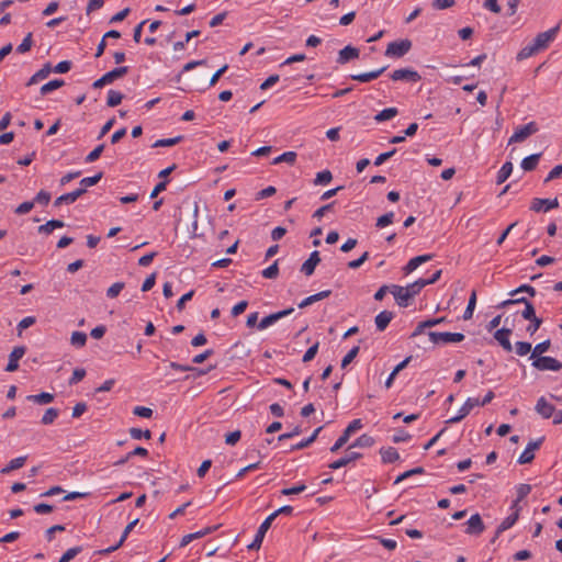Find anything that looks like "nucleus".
Wrapping results in <instances>:
<instances>
[{"label": "nucleus", "mask_w": 562, "mask_h": 562, "mask_svg": "<svg viewBox=\"0 0 562 562\" xmlns=\"http://www.w3.org/2000/svg\"><path fill=\"white\" fill-rule=\"evenodd\" d=\"M102 178V172H99L92 177H86L80 180V187L78 189H74V191L61 194L54 201L55 206H60L63 204H71L76 202L81 195L87 192V188L95 186Z\"/></svg>", "instance_id": "obj_1"}, {"label": "nucleus", "mask_w": 562, "mask_h": 562, "mask_svg": "<svg viewBox=\"0 0 562 562\" xmlns=\"http://www.w3.org/2000/svg\"><path fill=\"white\" fill-rule=\"evenodd\" d=\"M412 48V42L407 38L389 43L385 56L391 58H401Z\"/></svg>", "instance_id": "obj_2"}, {"label": "nucleus", "mask_w": 562, "mask_h": 562, "mask_svg": "<svg viewBox=\"0 0 562 562\" xmlns=\"http://www.w3.org/2000/svg\"><path fill=\"white\" fill-rule=\"evenodd\" d=\"M362 428L361 419H353L347 428L342 431L340 437L336 440V442L330 447L331 452H337L341 449L349 440L350 436Z\"/></svg>", "instance_id": "obj_3"}, {"label": "nucleus", "mask_w": 562, "mask_h": 562, "mask_svg": "<svg viewBox=\"0 0 562 562\" xmlns=\"http://www.w3.org/2000/svg\"><path fill=\"white\" fill-rule=\"evenodd\" d=\"M538 132V125L536 122H529L526 125H521L516 128L515 133L509 137L508 145L514 143H522L529 136Z\"/></svg>", "instance_id": "obj_4"}, {"label": "nucleus", "mask_w": 562, "mask_h": 562, "mask_svg": "<svg viewBox=\"0 0 562 562\" xmlns=\"http://www.w3.org/2000/svg\"><path fill=\"white\" fill-rule=\"evenodd\" d=\"M531 364L539 371H560L562 369V362L549 356L537 357Z\"/></svg>", "instance_id": "obj_5"}, {"label": "nucleus", "mask_w": 562, "mask_h": 562, "mask_svg": "<svg viewBox=\"0 0 562 562\" xmlns=\"http://www.w3.org/2000/svg\"><path fill=\"white\" fill-rule=\"evenodd\" d=\"M428 336H429L430 340L434 344H439V342H445V344H448V342H460V341H462L464 339V335L461 334V333L429 331Z\"/></svg>", "instance_id": "obj_6"}, {"label": "nucleus", "mask_w": 562, "mask_h": 562, "mask_svg": "<svg viewBox=\"0 0 562 562\" xmlns=\"http://www.w3.org/2000/svg\"><path fill=\"white\" fill-rule=\"evenodd\" d=\"M559 29H560V25L558 24L557 26H554L546 32L539 33L532 41L535 43L536 47L540 52L546 49L550 45V43L555 38Z\"/></svg>", "instance_id": "obj_7"}, {"label": "nucleus", "mask_w": 562, "mask_h": 562, "mask_svg": "<svg viewBox=\"0 0 562 562\" xmlns=\"http://www.w3.org/2000/svg\"><path fill=\"white\" fill-rule=\"evenodd\" d=\"M476 406H480V400L475 398V397H469L464 402V404L461 406V408L459 409L458 415L450 417L446 423L447 424H457V423L461 422Z\"/></svg>", "instance_id": "obj_8"}, {"label": "nucleus", "mask_w": 562, "mask_h": 562, "mask_svg": "<svg viewBox=\"0 0 562 562\" xmlns=\"http://www.w3.org/2000/svg\"><path fill=\"white\" fill-rule=\"evenodd\" d=\"M544 440V437H541L537 440L529 441L526 449L518 458L519 464L530 463L535 459L533 451L539 449Z\"/></svg>", "instance_id": "obj_9"}, {"label": "nucleus", "mask_w": 562, "mask_h": 562, "mask_svg": "<svg viewBox=\"0 0 562 562\" xmlns=\"http://www.w3.org/2000/svg\"><path fill=\"white\" fill-rule=\"evenodd\" d=\"M559 206V201L557 198L554 199H539L535 198L531 201L530 210L533 212H548L552 209H555Z\"/></svg>", "instance_id": "obj_10"}, {"label": "nucleus", "mask_w": 562, "mask_h": 562, "mask_svg": "<svg viewBox=\"0 0 562 562\" xmlns=\"http://www.w3.org/2000/svg\"><path fill=\"white\" fill-rule=\"evenodd\" d=\"M294 312V308L293 307H289L286 310H283V311H279L277 313H272L266 317H263L260 323L258 324V329L259 330H263L266 329L267 327L271 326L272 324H274L276 322H278L279 319L292 314Z\"/></svg>", "instance_id": "obj_11"}, {"label": "nucleus", "mask_w": 562, "mask_h": 562, "mask_svg": "<svg viewBox=\"0 0 562 562\" xmlns=\"http://www.w3.org/2000/svg\"><path fill=\"white\" fill-rule=\"evenodd\" d=\"M391 79L394 81L406 80V81L417 82L422 79V77L416 70L408 69V68H401V69L394 70L391 74Z\"/></svg>", "instance_id": "obj_12"}, {"label": "nucleus", "mask_w": 562, "mask_h": 562, "mask_svg": "<svg viewBox=\"0 0 562 562\" xmlns=\"http://www.w3.org/2000/svg\"><path fill=\"white\" fill-rule=\"evenodd\" d=\"M25 347L19 346L14 347L11 353L9 355V362L7 364L5 371L14 372L19 368V360L25 355Z\"/></svg>", "instance_id": "obj_13"}, {"label": "nucleus", "mask_w": 562, "mask_h": 562, "mask_svg": "<svg viewBox=\"0 0 562 562\" xmlns=\"http://www.w3.org/2000/svg\"><path fill=\"white\" fill-rule=\"evenodd\" d=\"M391 293L393 294L396 303L401 307L408 306V302L411 300V296L407 293V290H405V286L393 284V285H391Z\"/></svg>", "instance_id": "obj_14"}, {"label": "nucleus", "mask_w": 562, "mask_h": 562, "mask_svg": "<svg viewBox=\"0 0 562 562\" xmlns=\"http://www.w3.org/2000/svg\"><path fill=\"white\" fill-rule=\"evenodd\" d=\"M510 335H512V329H509V328H501V329L496 330L494 334V338L498 341V344L507 352H510L513 350V345L509 340Z\"/></svg>", "instance_id": "obj_15"}, {"label": "nucleus", "mask_w": 562, "mask_h": 562, "mask_svg": "<svg viewBox=\"0 0 562 562\" xmlns=\"http://www.w3.org/2000/svg\"><path fill=\"white\" fill-rule=\"evenodd\" d=\"M321 257L317 250H314L307 260H305L301 267V272L306 276H312L315 271L316 266L319 263Z\"/></svg>", "instance_id": "obj_16"}, {"label": "nucleus", "mask_w": 562, "mask_h": 562, "mask_svg": "<svg viewBox=\"0 0 562 562\" xmlns=\"http://www.w3.org/2000/svg\"><path fill=\"white\" fill-rule=\"evenodd\" d=\"M358 57H359V49L351 45H348L339 50L337 63L344 65V64H347L348 61H350L351 59H355Z\"/></svg>", "instance_id": "obj_17"}, {"label": "nucleus", "mask_w": 562, "mask_h": 562, "mask_svg": "<svg viewBox=\"0 0 562 562\" xmlns=\"http://www.w3.org/2000/svg\"><path fill=\"white\" fill-rule=\"evenodd\" d=\"M535 409L546 419L552 417L554 414V406L550 404L543 396L537 401Z\"/></svg>", "instance_id": "obj_18"}, {"label": "nucleus", "mask_w": 562, "mask_h": 562, "mask_svg": "<svg viewBox=\"0 0 562 562\" xmlns=\"http://www.w3.org/2000/svg\"><path fill=\"white\" fill-rule=\"evenodd\" d=\"M432 257H434V255H431V254L414 257L406 263V266L403 268V270L406 274H408V273L413 272L415 269H417L422 263H425V262L431 260Z\"/></svg>", "instance_id": "obj_19"}, {"label": "nucleus", "mask_w": 562, "mask_h": 562, "mask_svg": "<svg viewBox=\"0 0 562 562\" xmlns=\"http://www.w3.org/2000/svg\"><path fill=\"white\" fill-rule=\"evenodd\" d=\"M361 457H362L361 453L352 451V452H349L348 454H346L345 457L331 462L328 467L331 470H338L342 467L348 465L352 461L360 459Z\"/></svg>", "instance_id": "obj_20"}, {"label": "nucleus", "mask_w": 562, "mask_h": 562, "mask_svg": "<svg viewBox=\"0 0 562 562\" xmlns=\"http://www.w3.org/2000/svg\"><path fill=\"white\" fill-rule=\"evenodd\" d=\"M394 314L390 311H382L375 316V326L379 331H383L386 329L391 321L393 319Z\"/></svg>", "instance_id": "obj_21"}, {"label": "nucleus", "mask_w": 562, "mask_h": 562, "mask_svg": "<svg viewBox=\"0 0 562 562\" xmlns=\"http://www.w3.org/2000/svg\"><path fill=\"white\" fill-rule=\"evenodd\" d=\"M385 69H386V67H382V68L372 70V71H369V72L351 75L350 78L352 80H357V81H360V82H369V81H372V80L379 78L385 71Z\"/></svg>", "instance_id": "obj_22"}, {"label": "nucleus", "mask_w": 562, "mask_h": 562, "mask_svg": "<svg viewBox=\"0 0 562 562\" xmlns=\"http://www.w3.org/2000/svg\"><path fill=\"white\" fill-rule=\"evenodd\" d=\"M412 360V357H406L402 362H400L394 369L393 371L391 372V374L389 375V378L386 379L385 381V387L386 389H390L393 384V381L395 379V376L402 371L404 370L407 364L409 363V361Z\"/></svg>", "instance_id": "obj_23"}, {"label": "nucleus", "mask_w": 562, "mask_h": 562, "mask_svg": "<svg viewBox=\"0 0 562 562\" xmlns=\"http://www.w3.org/2000/svg\"><path fill=\"white\" fill-rule=\"evenodd\" d=\"M380 453L384 463H393L400 459L397 450L393 447L382 448Z\"/></svg>", "instance_id": "obj_24"}, {"label": "nucleus", "mask_w": 562, "mask_h": 562, "mask_svg": "<svg viewBox=\"0 0 562 562\" xmlns=\"http://www.w3.org/2000/svg\"><path fill=\"white\" fill-rule=\"evenodd\" d=\"M65 223L60 220H49L45 224L38 226L37 231L40 234H50L56 228H61Z\"/></svg>", "instance_id": "obj_25"}, {"label": "nucleus", "mask_w": 562, "mask_h": 562, "mask_svg": "<svg viewBox=\"0 0 562 562\" xmlns=\"http://www.w3.org/2000/svg\"><path fill=\"white\" fill-rule=\"evenodd\" d=\"M26 400L30 402L40 404V405H45V404H49L54 401V394L47 393V392H42L40 394L26 396Z\"/></svg>", "instance_id": "obj_26"}, {"label": "nucleus", "mask_w": 562, "mask_h": 562, "mask_svg": "<svg viewBox=\"0 0 562 562\" xmlns=\"http://www.w3.org/2000/svg\"><path fill=\"white\" fill-rule=\"evenodd\" d=\"M541 157V153L532 154L526 158L522 159L520 166L525 171H532L536 169L539 159Z\"/></svg>", "instance_id": "obj_27"}, {"label": "nucleus", "mask_w": 562, "mask_h": 562, "mask_svg": "<svg viewBox=\"0 0 562 562\" xmlns=\"http://www.w3.org/2000/svg\"><path fill=\"white\" fill-rule=\"evenodd\" d=\"M26 459H27L26 456H22V457L12 459L4 468L1 469V473L8 474L13 470H18V469L22 468L24 465Z\"/></svg>", "instance_id": "obj_28"}, {"label": "nucleus", "mask_w": 562, "mask_h": 562, "mask_svg": "<svg viewBox=\"0 0 562 562\" xmlns=\"http://www.w3.org/2000/svg\"><path fill=\"white\" fill-rule=\"evenodd\" d=\"M128 72L127 66H121L117 68L112 69L111 71H108L104 74L105 79L108 80L109 85L112 83L114 80L124 77Z\"/></svg>", "instance_id": "obj_29"}, {"label": "nucleus", "mask_w": 562, "mask_h": 562, "mask_svg": "<svg viewBox=\"0 0 562 562\" xmlns=\"http://www.w3.org/2000/svg\"><path fill=\"white\" fill-rule=\"evenodd\" d=\"M131 530L132 529H124L121 538L119 539V541L116 543H114V544H112V546H110L108 548L100 549V550L97 551V553L100 554V555H104V554H109V553L117 550L123 544V542L126 540V538H127V536H128Z\"/></svg>", "instance_id": "obj_30"}, {"label": "nucleus", "mask_w": 562, "mask_h": 562, "mask_svg": "<svg viewBox=\"0 0 562 562\" xmlns=\"http://www.w3.org/2000/svg\"><path fill=\"white\" fill-rule=\"evenodd\" d=\"M147 454H148L147 449H145V448H143V447H136L134 450L130 451L125 457H123L122 459H120L119 461H116L114 464H115V465H123V464H125L130 459H133V457H135V456L146 457Z\"/></svg>", "instance_id": "obj_31"}, {"label": "nucleus", "mask_w": 562, "mask_h": 562, "mask_svg": "<svg viewBox=\"0 0 562 562\" xmlns=\"http://www.w3.org/2000/svg\"><path fill=\"white\" fill-rule=\"evenodd\" d=\"M513 172V164L510 161H506L502 168L499 169L497 177H496V183L501 184L505 182L509 176Z\"/></svg>", "instance_id": "obj_32"}, {"label": "nucleus", "mask_w": 562, "mask_h": 562, "mask_svg": "<svg viewBox=\"0 0 562 562\" xmlns=\"http://www.w3.org/2000/svg\"><path fill=\"white\" fill-rule=\"evenodd\" d=\"M65 85V81L63 79H54L48 81L47 83L43 85L40 89V92L42 95H46L50 93L52 91L61 88Z\"/></svg>", "instance_id": "obj_33"}, {"label": "nucleus", "mask_w": 562, "mask_h": 562, "mask_svg": "<svg viewBox=\"0 0 562 562\" xmlns=\"http://www.w3.org/2000/svg\"><path fill=\"white\" fill-rule=\"evenodd\" d=\"M374 445V439L370 435L363 434L360 437H358L352 445L349 447V449L359 447V448H369Z\"/></svg>", "instance_id": "obj_34"}, {"label": "nucleus", "mask_w": 562, "mask_h": 562, "mask_svg": "<svg viewBox=\"0 0 562 562\" xmlns=\"http://www.w3.org/2000/svg\"><path fill=\"white\" fill-rule=\"evenodd\" d=\"M539 52L540 50L536 47L535 43L531 42L530 44L526 45L519 50V53L517 54V59L522 60L529 58Z\"/></svg>", "instance_id": "obj_35"}, {"label": "nucleus", "mask_w": 562, "mask_h": 562, "mask_svg": "<svg viewBox=\"0 0 562 562\" xmlns=\"http://www.w3.org/2000/svg\"><path fill=\"white\" fill-rule=\"evenodd\" d=\"M322 429H323L322 426L316 428L308 438H305L304 440H302L299 443H296L295 446H293L292 450H302V449L308 447L310 445H312L316 440V438Z\"/></svg>", "instance_id": "obj_36"}, {"label": "nucleus", "mask_w": 562, "mask_h": 562, "mask_svg": "<svg viewBox=\"0 0 562 562\" xmlns=\"http://www.w3.org/2000/svg\"><path fill=\"white\" fill-rule=\"evenodd\" d=\"M475 305H476V291L473 290L469 297L467 308L463 313V319L468 321V319L472 318L474 310H475Z\"/></svg>", "instance_id": "obj_37"}, {"label": "nucleus", "mask_w": 562, "mask_h": 562, "mask_svg": "<svg viewBox=\"0 0 562 562\" xmlns=\"http://www.w3.org/2000/svg\"><path fill=\"white\" fill-rule=\"evenodd\" d=\"M519 509V506H515V504H513V512L503 520L499 527H513L517 522Z\"/></svg>", "instance_id": "obj_38"}, {"label": "nucleus", "mask_w": 562, "mask_h": 562, "mask_svg": "<svg viewBox=\"0 0 562 562\" xmlns=\"http://www.w3.org/2000/svg\"><path fill=\"white\" fill-rule=\"evenodd\" d=\"M123 98H124V95L122 92L116 91V90H109L106 105L110 108H114L122 102Z\"/></svg>", "instance_id": "obj_39"}, {"label": "nucleus", "mask_w": 562, "mask_h": 562, "mask_svg": "<svg viewBox=\"0 0 562 562\" xmlns=\"http://www.w3.org/2000/svg\"><path fill=\"white\" fill-rule=\"evenodd\" d=\"M398 113L397 109L396 108H387V109H384L382 110L381 112H379L375 116H374V120L376 122H384V121H387V120H391L393 119L394 116H396Z\"/></svg>", "instance_id": "obj_40"}, {"label": "nucleus", "mask_w": 562, "mask_h": 562, "mask_svg": "<svg viewBox=\"0 0 562 562\" xmlns=\"http://www.w3.org/2000/svg\"><path fill=\"white\" fill-rule=\"evenodd\" d=\"M296 153L295 151H285L282 155L276 157L272 161L273 165H278L281 162H286L289 165H293L296 160Z\"/></svg>", "instance_id": "obj_41"}, {"label": "nucleus", "mask_w": 562, "mask_h": 562, "mask_svg": "<svg viewBox=\"0 0 562 562\" xmlns=\"http://www.w3.org/2000/svg\"><path fill=\"white\" fill-rule=\"evenodd\" d=\"M550 346H551L550 339H547L544 341H541V342L537 344L535 346V348L532 349V353L530 356V359H535L537 357H542V353L547 352L548 349L550 348Z\"/></svg>", "instance_id": "obj_42"}, {"label": "nucleus", "mask_w": 562, "mask_h": 562, "mask_svg": "<svg viewBox=\"0 0 562 562\" xmlns=\"http://www.w3.org/2000/svg\"><path fill=\"white\" fill-rule=\"evenodd\" d=\"M199 35H200V31L199 30H193L191 32H188L186 34L184 41H179V42H176L173 44V50H176V52L183 50L184 47H186V44L189 43L193 37H196Z\"/></svg>", "instance_id": "obj_43"}, {"label": "nucleus", "mask_w": 562, "mask_h": 562, "mask_svg": "<svg viewBox=\"0 0 562 562\" xmlns=\"http://www.w3.org/2000/svg\"><path fill=\"white\" fill-rule=\"evenodd\" d=\"M268 529H258L257 533L249 544H247L248 550H259L261 547V543L263 541V538L266 536Z\"/></svg>", "instance_id": "obj_44"}, {"label": "nucleus", "mask_w": 562, "mask_h": 562, "mask_svg": "<svg viewBox=\"0 0 562 562\" xmlns=\"http://www.w3.org/2000/svg\"><path fill=\"white\" fill-rule=\"evenodd\" d=\"M70 342L77 348H81L87 342V335L83 331H74L70 337Z\"/></svg>", "instance_id": "obj_45"}, {"label": "nucleus", "mask_w": 562, "mask_h": 562, "mask_svg": "<svg viewBox=\"0 0 562 562\" xmlns=\"http://www.w3.org/2000/svg\"><path fill=\"white\" fill-rule=\"evenodd\" d=\"M59 411L54 407H49L46 409L45 414L42 417L41 423L43 425H50L55 422V419L58 417Z\"/></svg>", "instance_id": "obj_46"}, {"label": "nucleus", "mask_w": 562, "mask_h": 562, "mask_svg": "<svg viewBox=\"0 0 562 562\" xmlns=\"http://www.w3.org/2000/svg\"><path fill=\"white\" fill-rule=\"evenodd\" d=\"M182 139V136H176V137H172V138H161V139H158L156 140L154 144H153V147H170V146H173V145H177L178 143H180Z\"/></svg>", "instance_id": "obj_47"}, {"label": "nucleus", "mask_w": 562, "mask_h": 562, "mask_svg": "<svg viewBox=\"0 0 562 562\" xmlns=\"http://www.w3.org/2000/svg\"><path fill=\"white\" fill-rule=\"evenodd\" d=\"M33 46V35L29 33L22 41V43L16 47V52L19 54L27 53Z\"/></svg>", "instance_id": "obj_48"}, {"label": "nucleus", "mask_w": 562, "mask_h": 562, "mask_svg": "<svg viewBox=\"0 0 562 562\" xmlns=\"http://www.w3.org/2000/svg\"><path fill=\"white\" fill-rule=\"evenodd\" d=\"M520 304H525V308L521 312V316L524 319L529 321L537 316L532 303L530 301H528L526 297H525V302H521Z\"/></svg>", "instance_id": "obj_49"}, {"label": "nucleus", "mask_w": 562, "mask_h": 562, "mask_svg": "<svg viewBox=\"0 0 562 562\" xmlns=\"http://www.w3.org/2000/svg\"><path fill=\"white\" fill-rule=\"evenodd\" d=\"M394 212H387L382 216L378 217L375 226L378 228H383L394 222Z\"/></svg>", "instance_id": "obj_50"}, {"label": "nucleus", "mask_w": 562, "mask_h": 562, "mask_svg": "<svg viewBox=\"0 0 562 562\" xmlns=\"http://www.w3.org/2000/svg\"><path fill=\"white\" fill-rule=\"evenodd\" d=\"M333 175L329 170L321 171L316 175V178L314 180V184H327L331 181Z\"/></svg>", "instance_id": "obj_51"}, {"label": "nucleus", "mask_w": 562, "mask_h": 562, "mask_svg": "<svg viewBox=\"0 0 562 562\" xmlns=\"http://www.w3.org/2000/svg\"><path fill=\"white\" fill-rule=\"evenodd\" d=\"M531 486L529 484H520L517 487V498L514 502L515 506H518V504L530 493Z\"/></svg>", "instance_id": "obj_52"}, {"label": "nucleus", "mask_w": 562, "mask_h": 562, "mask_svg": "<svg viewBox=\"0 0 562 562\" xmlns=\"http://www.w3.org/2000/svg\"><path fill=\"white\" fill-rule=\"evenodd\" d=\"M262 277L266 279H276L279 274L278 260L274 261L271 266L262 270Z\"/></svg>", "instance_id": "obj_53"}, {"label": "nucleus", "mask_w": 562, "mask_h": 562, "mask_svg": "<svg viewBox=\"0 0 562 562\" xmlns=\"http://www.w3.org/2000/svg\"><path fill=\"white\" fill-rule=\"evenodd\" d=\"M130 435L135 440H139L142 438L150 439V437H151L150 430H148V429L142 430V429L135 428V427L130 429Z\"/></svg>", "instance_id": "obj_54"}, {"label": "nucleus", "mask_w": 562, "mask_h": 562, "mask_svg": "<svg viewBox=\"0 0 562 562\" xmlns=\"http://www.w3.org/2000/svg\"><path fill=\"white\" fill-rule=\"evenodd\" d=\"M36 322L35 317L34 316H27V317H24L23 319H21L16 326V329H18V335L21 336L22 335V331L29 327H31L32 325H34Z\"/></svg>", "instance_id": "obj_55"}, {"label": "nucleus", "mask_w": 562, "mask_h": 562, "mask_svg": "<svg viewBox=\"0 0 562 562\" xmlns=\"http://www.w3.org/2000/svg\"><path fill=\"white\" fill-rule=\"evenodd\" d=\"M532 350L531 344L527 341H517L515 351L518 356H526Z\"/></svg>", "instance_id": "obj_56"}, {"label": "nucleus", "mask_w": 562, "mask_h": 562, "mask_svg": "<svg viewBox=\"0 0 562 562\" xmlns=\"http://www.w3.org/2000/svg\"><path fill=\"white\" fill-rule=\"evenodd\" d=\"M124 282H115L106 290V296L110 299L116 297L124 289Z\"/></svg>", "instance_id": "obj_57"}, {"label": "nucleus", "mask_w": 562, "mask_h": 562, "mask_svg": "<svg viewBox=\"0 0 562 562\" xmlns=\"http://www.w3.org/2000/svg\"><path fill=\"white\" fill-rule=\"evenodd\" d=\"M104 150V144H100L98 145L92 151H90L87 157H86V162L90 164V162H93L95 161L97 159L100 158L101 154L103 153Z\"/></svg>", "instance_id": "obj_58"}, {"label": "nucleus", "mask_w": 562, "mask_h": 562, "mask_svg": "<svg viewBox=\"0 0 562 562\" xmlns=\"http://www.w3.org/2000/svg\"><path fill=\"white\" fill-rule=\"evenodd\" d=\"M360 348L358 346L351 348L341 360V368L345 369L359 353Z\"/></svg>", "instance_id": "obj_59"}, {"label": "nucleus", "mask_w": 562, "mask_h": 562, "mask_svg": "<svg viewBox=\"0 0 562 562\" xmlns=\"http://www.w3.org/2000/svg\"><path fill=\"white\" fill-rule=\"evenodd\" d=\"M412 438V436L404 429L400 428L395 430V434L393 435V442L400 443L404 441H408Z\"/></svg>", "instance_id": "obj_60"}, {"label": "nucleus", "mask_w": 562, "mask_h": 562, "mask_svg": "<svg viewBox=\"0 0 562 562\" xmlns=\"http://www.w3.org/2000/svg\"><path fill=\"white\" fill-rule=\"evenodd\" d=\"M306 488H307L306 485L301 483V484H297V485L292 486V487L283 488L281 491V494L285 495V496L295 495V494H300V493L304 492Z\"/></svg>", "instance_id": "obj_61"}, {"label": "nucleus", "mask_w": 562, "mask_h": 562, "mask_svg": "<svg viewBox=\"0 0 562 562\" xmlns=\"http://www.w3.org/2000/svg\"><path fill=\"white\" fill-rule=\"evenodd\" d=\"M528 293L530 296H535L536 295V289L529 284H522L520 286H518L517 289L513 290L509 295L510 296H516L518 293Z\"/></svg>", "instance_id": "obj_62"}, {"label": "nucleus", "mask_w": 562, "mask_h": 562, "mask_svg": "<svg viewBox=\"0 0 562 562\" xmlns=\"http://www.w3.org/2000/svg\"><path fill=\"white\" fill-rule=\"evenodd\" d=\"M86 376V370L82 368H77L74 370L71 378L69 379V384H77Z\"/></svg>", "instance_id": "obj_63"}, {"label": "nucleus", "mask_w": 562, "mask_h": 562, "mask_svg": "<svg viewBox=\"0 0 562 562\" xmlns=\"http://www.w3.org/2000/svg\"><path fill=\"white\" fill-rule=\"evenodd\" d=\"M562 176V165L555 166L546 177L544 183L558 179Z\"/></svg>", "instance_id": "obj_64"}]
</instances>
